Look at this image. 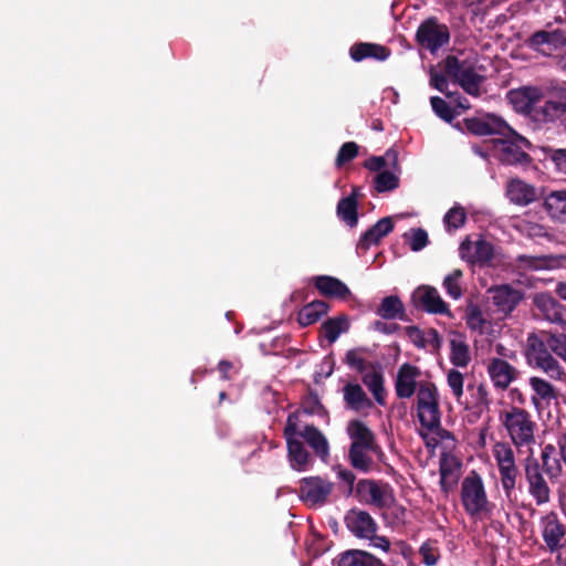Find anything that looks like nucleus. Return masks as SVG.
<instances>
[{
  "instance_id": "nucleus-1",
  "label": "nucleus",
  "mask_w": 566,
  "mask_h": 566,
  "mask_svg": "<svg viewBox=\"0 0 566 566\" xmlns=\"http://www.w3.org/2000/svg\"><path fill=\"white\" fill-rule=\"evenodd\" d=\"M501 138L485 142L484 148L474 146L473 151L485 158L488 155L493 156L497 160L506 165L527 164L531 158L527 154L530 142L513 130L507 125V130L500 134Z\"/></svg>"
},
{
  "instance_id": "nucleus-2",
  "label": "nucleus",
  "mask_w": 566,
  "mask_h": 566,
  "mask_svg": "<svg viewBox=\"0 0 566 566\" xmlns=\"http://www.w3.org/2000/svg\"><path fill=\"white\" fill-rule=\"evenodd\" d=\"M347 433L352 441L348 452L350 464L356 470L369 472L375 465V458L381 455V449L374 433L359 420L348 422Z\"/></svg>"
},
{
  "instance_id": "nucleus-3",
  "label": "nucleus",
  "mask_w": 566,
  "mask_h": 566,
  "mask_svg": "<svg viewBox=\"0 0 566 566\" xmlns=\"http://www.w3.org/2000/svg\"><path fill=\"white\" fill-rule=\"evenodd\" d=\"M499 422L516 448L535 443L537 424L533 416L524 408L509 406L500 410Z\"/></svg>"
},
{
  "instance_id": "nucleus-4",
  "label": "nucleus",
  "mask_w": 566,
  "mask_h": 566,
  "mask_svg": "<svg viewBox=\"0 0 566 566\" xmlns=\"http://www.w3.org/2000/svg\"><path fill=\"white\" fill-rule=\"evenodd\" d=\"M461 502L473 518L483 520L492 515L494 505L489 501L482 478L471 472L461 484Z\"/></svg>"
},
{
  "instance_id": "nucleus-5",
  "label": "nucleus",
  "mask_w": 566,
  "mask_h": 566,
  "mask_svg": "<svg viewBox=\"0 0 566 566\" xmlns=\"http://www.w3.org/2000/svg\"><path fill=\"white\" fill-rule=\"evenodd\" d=\"M460 258L470 265L500 266L504 264V255L500 249L485 239H465L459 248Z\"/></svg>"
},
{
  "instance_id": "nucleus-6",
  "label": "nucleus",
  "mask_w": 566,
  "mask_h": 566,
  "mask_svg": "<svg viewBox=\"0 0 566 566\" xmlns=\"http://www.w3.org/2000/svg\"><path fill=\"white\" fill-rule=\"evenodd\" d=\"M448 77L457 82L468 94L479 96L483 76L476 72L473 62L460 60L457 56H448L442 63Z\"/></svg>"
},
{
  "instance_id": "nucleus-7",
  "label": "nucleus",
  "mask_w": 566,
  "mask_h": 566,
  "mask_svg": "<svg viewBox=\"0 0 566 566\" xmlns=\"http://www.w3.org/2000/svg\"><path fill=\"white\" fill-rule=\"evenodd\" d=\"M526 360L530 366L541 369L549 378L562 380L565 373L558 361L548 353L544 338L530 334L525 348Z\"/></svg>"
},
{
  "instance_id": "nucleus-8",
  "label": "nucleus",
  "mask_w": 566,
  "mask_h": 566,
  "mask_svg": "<svg viewBox=\"0 0 566 566\" xmlns=\"http://www.w3.org/2000/svg\"><path fill=\"white\" fill-rule=\"evenodd\" d=\"M417 416L421 428L432 432L440 426L439 395L434 384L420 382L417 391Z\"/></svg>"
},
{
  "instance_id": "nucleus-9",
  "label": "nucleus",
  "mask_w": 566,
  "mask_h": 566,
  "mask_svg": "<svg viewBox=\"0 0 566 566\" xmlns=\"http://www.w3.org/2000/svg\"><path fill=\"white\" fill-rule=\"evenodd\" d=\"M492 455L500 473L501 485L506 497L511 499L518 475L514 450L510 443L499 441L492 447Z\"/></svg>"
},
{
  "instance_id": "nucleus-10",
  "label": "nucleus",
  "mask_w": 566,
  "mask_h": 566,
  "mask_svg": "<svg viewBox=\"0 0 566 566\" xmlns=\"http://www.w3.org/2000/svg\"><path fill=\"white\" fill-rule=\"evenodd\" d=\"M542 537L552 553L566 560V526L554 512H548L539 520Z\"/></svg>"
},
{
  "instance_id": "nucleus-11",
  "label": "nucleus",
  "mask_w": 566,
  "mask_h": 566,
  "mask_svg": "<svg viewBox=\"0 0 566 566\" xmlns=\"http://www.w3.org/2000/svg\"><path fill=\"white\" fill-rule=\"evenodd\" d=\"M334 491V483L322 476L303 478L300 482V499L308 507L325 505Z\"/></svg>"
},
{
  "instance_id": "nucleus-12",
  "label": "nucleus",
  "mask_w": 566,
  "mask_h": 566,
  "mask_svg": "<svg viewBox=\"0 0 566 566\" xmlns=\"http://www.w3.org/2000/svg\"><path fill=\"white\" fill-rule=\"evenodd\" d=\"M297 421V413L289 416L284 429V437L287 443L289 460L292 469L296 471H305L310 467L311 458L302 441L296 437Z\"/></svg>"
},
{
  "instance_id": "nucleus-13",
  "label": "nucleus",
  "mask_w": 566,
  "mask_h": 566,
  "mask_svg": "<svg viewBox=\"0 0 566 566\" xmlns=\"http://www.w3.org/2000/svg\"><path fill=\"white\" fill-rule=\"evenodd\" d=\"M357 493L363 502L378 509L390 507L395 502L391 489L385 483L373 480L359 481Z\"/></svg>"
},
{
  "instance_id": "nucleus-14",
  "label": "nucleus",
  "mask_w": 566,
  "mask_h": 566,
  "mask_svg": "<svg viewBox=\"0 0 566 566\" xmlns=\"http://www.w3.org/2000/svg\"><path fill=\"white\" fill-rule=\"evenodd\" d=\"M525 479L530 495L537 505H543L551 500L549 486L541 471L536 459H527L525 462Z\"/></svg>"
},
{
  "instance_id": "nucleus-15",
  "label": "nucleus",
  "mask_w": 566,
  "mask_h": 566,
  "mask_svg": "<svg viewBox=\"0 0 566 566\" xmlns=\"http://www.w3.org/2000/svg\"><path fill=\"white\" fill-rule=\"evenodd\" d=\"M450 35L444 24L438 23L436 19H428L420 24L417 31L418 42L431 52H436L449 42Z\"/></svg>"
},
{
  "instance_id": "nucleus-16",
  "label": "nucleus",
  "mask_w": 566,
  "mask_h": 566,
  "mask_svg": "<svg viewBox=\"0 0 566 566\" xmlns=\"http://www.w3.org/2000/svg\"><path fill=\"white\" fill-rule=\"evenodd\" d=\"M507 97L515 111L533 117L537 105L543 98V92L538 87L526 86L511 91Z\"/></svg>"
},
{
  "instance_id": "nucleus-17",
  "label": "nucleus",
  "mask_w": 566,
  "mask_h": 566,
  "mask_svg": "<svg viewBox=\"0 0 566 566\" xmlns=\"http://www.w3.org/2000/svg\"><path fill=\"white\" fill-rule=\"evenodd\" d=\"M486 371L494 387L499 389H506L518 376L517 369L502 358H489Z\"/></svg>"
},
{
  "instance_id": "nucleus-18",
  "label": "nucleus",
  "mask_w": 566,
  "mask_h": 566,
  "mask_svg": "<svg viewBox=\"0 0 566 566\" xmlns=\"http://www.w3.org/2000/svg\"><path fill=\"white\" fill-rule=\"evenodd\" d=\"M347 528L359 538L371 539L377 532L375 520L367 512L350 510L345 516Z\"/></svg>"
},
{
  "instance_id": "nucleus-19",
  "label": "nucleus",
  "mask_w": 566,
  "mask_h": 566,
  "mask_svg": "<svg viewBox=\"0 0 566 566\" xmlns=\"http://www.w3.org/2000/svg\"><path fill=\"white\" fill-rule=\"evenodd\" d=\"M528 45L545 54L551 55L554 51L566 46V35L560 30L535 32L528 40Z\"/></svg>"
},
{
  "instance_id": "nucleus-20",
  "label": "nucleus",
  "mask_w": 566,
  "mask_h": 566,
  "mask_svg": "<svg viewBox=\"0 0 566 566\" xmlns=\"http://www.w3.org/2000/svg\"><path fill=\"white\" fill-rule=\"evenodd\" d=\"M412 300L417 306L422 307L427 312L436 314L449 313L447 303L442 300L438 290L432 286H419L412 293Z\"/></svg>"
},
{
  "instance_id": "nucleus-21",
  "label": "nucleus",
  "mask_w": 566,
  "mask_h": 566,
  "mask_svg": "<svg viewBox=\"0 0 566 566\" xmlns=\"http://www.w3.org/2000/svg\"><path fill=\"white\" fill-rule=\"evenodd\" d=\"M489 292L493 304L504 314L511 313L522 300V293L507 284L491 287Z\"/></svg>"
},
{
  "instance_id": "nucleus-22",
  "label": "nucleus",
  "mask_w": 566,
  "mask_h": 566,
  "mask_svg": "<svg viewBox=\"0 0 566 566\" xmlns=\"http://www.w3.org/2000/svg\"><path fill=\"white\" fill-rule=\"evenodd\" d=\"M468 129L475 135H500L507 130V124L500 117L488 114L467 120Z\"/></svg>"
},
{
  "instance_id": "nucleus-23",
  "label": "nucleus",
  "mask_w": 566,
  "mask_h": 566,
  "mask_svg": "<svg viewBox=\"0 0 566 566\" xmlns=\"http://www.w3.org/2000/svg\"><path fill=\"white\" fill-rule=\"evenodd\" d=\"M506 196L515 205L527 206L536 200L537 192L534 186L518 178H513L507 182Z\"/></svg>"
},
{
  "instance_id": "nucleus-24",
  "label": "nucleus",
  "mask_w": 566,
  "mask_h": 566,
  "mask_svg": "<svg viewBox=\"0 0 566 566\" xmlns=\"http://www.w3.org/2000/svg\"><path fill=\"white\" fill-rule=\"evenodd\" d=\"M420 370L409 364L400 366L396 378V392L399 398H410L416 391Z\"/></svg>"
},
{
  "instance_id": "nucleus-25",
  "label": "nucleus",
  "mask_w": 566,
  "mask_h": 566,
  "mask_svg": "<svg viewBox=\"0 0 566 566\" xmlns=\"http://www.w3.org/2000/svg\"><path fill=\"white\" fill-rule=\"evenodd\" d=\"M343 399L346 407L356 412H361L373 407L371 400L358 384H346L343 388Z\"/></svg>"
},
{
  "instance_id": "nucleus-26",
  "label": "nucleus",
  "mask_w": 566,
  "mask_h": 566,
  "mask_svg": "<svg viewBox=\"0 0 566 566\" xmlns=\"http://www.w3.org/2000/svg\"><path fill=\"white\" fill-rule=\"evenodd\" d=\"M528 382L533 390L531 400L537 410L543 409L544 406L556 399L557 395L554 387L545 379L534 376L530 378Z\"/></svg>"
},
{
  "instance_id": "nucleus-27",
  "label": "nucleus",
  "mask_w": 566,
  "mask_h": 566,
  "mask_svg": "<svg viewBox=\"0 0 566 566\" xmlns=\"http://www.w3.org/2000/svg\"><path fill=\"white\" fill-rule=\"evenodd\" d=\"M296 437L303 438L314 452L322 459L326 460L329 454V446L325 436L313 426H305L301 429L297 426Z\"/></svg>"
},
{
  "instance_id": "nucleus-28",
  "label": "nucleus",
  "mask_w": 566,
  "mask_h": 566,
  "mask_svg": "<svg viewBox=\"0 0 566 566\" xmlns=\"http://www.w3.org/2000/svg\"><path fill=\"white\" fill-rule=\"evenodd\" d=\"M534 304L545 319L552 323L562 322L563 308L553 296L545 293L537 294Z\"/></svg>"
},
{
  "instance_id": "nucleus-29",
  "label": "nucleus",
  "mask_w": 566,
  "mask_h": 566,
  "mask_svg": "<svg viewBox=\"0 0 566 566\" xmlns=\"http://www.w3.org/2000/svg\"><path fill=\"white\" fill-rule=\"evenodd\" d=\"M350 57L356 61L364 59H375L377 61H385L389 56V51L382 45L374 43H358L350 48Z\"/></svg>"
},
{
  "instance_id": "nucleus-30",
  "label": "nucleus",
  "mask_w": 566,
  "mask_h": 566,
  "mask_svg": "<svg viewBox=\"0 0 566 566\" xmlns=\"http://www.w3.org/2000/svg\"><path fill=\"white\" fill-rule=\"evenodd\" d=\"M459 463L452 455L444 454L440 460V485L448 493L457 483Z\"/></svg>"
},
{
  "instance_id": "nucleus-31",
  "label": "nucleus",
  "mask_w": 566,
  "mask_h": 566,
  "mask_svg": "<svg viewBox=\"0 0 566 566\" xmlns=\"http://www.w3.org/2000/svg\"><path fill=\"white\" fill-rule=\"evenodd\" d=\"M544 207L553 219L566 222V190H557L547 195Z\"/></svg>"
},
{
  "instance_id": "nucleus-32",
  "label": "nucleus",
  "mask_w": 566,
  "mask_h": 566,
  "mask_svg": "<svg viewBox=\"0 0 566 566\" xmlns=\"http://www.w3.org/2000/svg\"><path fill=\"white\" fill-rule=\"evenodd\" d=\"M379 560L371 554L352 549L340 554L337 558V566H379Z\"/></svg>"
},
{
  "instance_id": "nucleus-33",
  "label": "nucleus",
  "mask_w": 566,
  "mask_h": 566,
  "mask_svg": "<svg viewBox=\"0 0 566 566\" xmlns=\"http://www.w3.org/2000/svg\"><path fill=\"white\" fill-rule=\"evenodd\" d=\"M316 289L326 296L346 297L349 294L348 287L338 279L333 276H318L315 280Z\"/></svg>"
},
{
  "instance_id": "nucleus-34",
  "label": "nucleus",
  "mask_w": 566,
  "mask_h": 566,
  "mask_svg": "<svg viewBox=\"0 0 566 566\" xmlns=\"http://www.w3.org/2000/svg\"><path fill=\"white\" fill-rule=\"evenodd\" d=\"M394 228L392 218L385 217L380 219L373 228L364 233L360 239V244L364 248H369L378 243L385 235H387Z\"/></svg>"
},
{
  "instance_id": "nucleus-35",
  "label": "nucleus",
  "mask_w": 566,
  "mask_h": 566,
  "mask_svg": "<svg viewBox=\"0 0 566 566\" xmlns=\"http://www.w3.org/2000/svg\"><path fill=\"white\" fill-rule=\"evenodd\" d=\"M328 311V305L323 301H314L305 305L298 312V323L302 326H308L317 322Z\"/></svg>"
},
{
  "instance_id": "nucleus-36",
  "label": "nucleus",
  "mask_w": 566,
  "mask_h": 566,
  "mask_svg": "<svg viewBox=\"0 0 566 566\" xmlns=\"http://www.w3.org/2000/svg\"><path fill=\"white\" fill-rule=\"evenodd\" d=\"M468 327L479 334H486L491 329V322L485 313L478 306H469L465 314Z\"/></svg>"
},
{
  "instance_id": "nucleus-37",
  "label": "nucleus",
  "mask_w": 566,
  "mask_h": 566,
  "mask_svg": "<svg viewBox=\"0 0 566 566\" xmlns=\"http://www.w3.org/2000/svg\"><path fill=\"white\" fill-rule=\"evenodd\" d=\"M356 191L346 198H343L337 205L338 217L346 222L349 227L357 224V200L355 198Z\"/></svg>"
},
{
  "instance_id": "nucleus-38",
  "label": "nucleus",
  "mask_w": 566,
  "mask_h": 566,
  "mask_svg": "<svg viewBox=\"0 0 566 566\" xmlns=\"http://www.w3.org/2000/svg\"><path fill=\"white\" fill-rule=\"evenodd\" d=\"M450 360L454 366L467 367L471 360L468 344L461 337H454L450 342Z\"/></svg>"
},
{
  "instance_id": "nucleus-39",
  "label": "nucleus",
  "mask_w": 566,
  "mask_h": 566,
  "mask_svg": "<svg viewBox=\"0 0 566 566\" xmlns=\"http://www.w3.org/2000/svg\"><path fill=\"white\" fill-rule=\"evenodd\" d=\"M349 328L348 318L345 315L329 318L322 325V331L325 338L329 343H334L342 333L347 332Z\"/></svg>"
},
{
  "instance_id": "nucleus-40",
  "label": "nucleus",
  "mask_w": 566,
  "mask_h": 566,
  "mask_svg": "<svg viewBox=\"0 0 566 566\" xmlns=\"http://www.w3.org/2000/svg\"><path fill=\"white\" fill-rule=\"evenodd\" d=\"M377 313L386 319L397 318L402 315L403 305L397 296H387L381 301Z\"/></svg>"
},
{
  "instance_id": "nucleus-41",
  "label": "nucleus",
  "mask_w": 566,
  "mask_h": 566,
  "mask_svg": "<svg viewBox=\"0 0 566 566\" xmlns=\"http://www.w3.org/2000/svg\"><path fill=\"white\" fill-rule=\"evenodd\" d=\"M462 277L463 272L459 269H455L443 279L442 286L446 293L453 300H459L463 294L461 286Z\"/></svg>"
},
{
  "instance_id": "nucleus-42",
  "label": "nucleus",
  "mask_w": 566,
  "mask_h": 566,
  "mask_svg": "<svg viewBox=\"0 0 566 566\" xmlns=\"http://www.w3.org/2000/svg\"><path fill=\"white\" fill-rule=\"evenodd\" d=\"M363 381L374 395L375 400L378 403L384 405L385 389L382 376L377 371H370L364 375Z\"/></svg>"
},
{
  "instance_id": "nucleus-43",
  "label": "nucleus",
  "mask_w": 566,
  "mask_h": 566,
  "mask_svg": "<svg viewBox=\"0 0 566 566\" xmlns=\"http://www.w3.org/2000/svg\"><path fill=\"white\" fill-rule=\"evenodd\" d=\"M566 323L562 325L560 333H548L546 343L548 347L560 358L566 361Z\"/></svg>"
},
{
  "instance_id": "nucleus-44",
  "label": "nucleus",
  "mask_w": 566,
  "mask_h": 566,
  "mask_svg": "<svg viewBox=\"0 0 566 566\" xmlns=\"http://www.w3.org/2000/svg\"><path fill=\"white\" fill-rule=\"evenodd\" d=\"M374 184L378 192L391 191L399 186V178L392 171L382 170L376 175Z\"/></svg>"
},
{
  "instance_id": "nucleus-45",
  "label": "nucleus",
  "mask_w": 566,
  "mask_h": 566,
  "mask_svg": "<svg viewBox=\"0 0 566 566\" xmlns=\"http://www.w3.org/2000/svg\"><path fill=\"white\" fill-rule=\"evenodd\" d=\"M562 115L557 101H547L543 106L536 107L533 118L538 122L554 120L556 117Z\"/></svg>"
},
{
  "instance_id": "nucleus-46",
  "label": "nucleus",
  "mask_w": 566,
  "mask_h": 566,
  "mask_svg": "<svg viewBox=\"0 0 566 566\" xmlns=\"http://www.w3.org/2000/svg\"><path fill=\"white\" fill-rule=\"evenodd\" d=\"M467 213L461 206L455 205L444 216L443 221L448 230H457L464 224Z\"/></svg>"
},
{
  "instance_id": "nucleus-47",
  "label": "nucleus",
  "mask_w": 566,
  "mask_h": 566,
  "mask_svg": "<svg viewBox=\"0 0 566 566\" xmlns=\"http://www.w3.org/2000/svg\"><path fill=\"white\" fill-rule=\"evenodd\" d=\"M447 384L457 401L463 396L464 376L457 369H450L447 373Z\"/></svg>"
},
{
  "instance_id": "nucleus-48",
  "label": "nucleus",
  "mask_w": 566,
  "mask_h": 566,
  "mask_svg": "<svg viewBox=\"0 0 566 566\" xmlns=\"http://www.w3.org/2000/svg\"><path fill=\"white\" fill-rule=\"evenodd\" d=\"M433 112L443 120L451 122L460 113L451 109L450 106L441 97L433 96L430 99Z\"/></svg>"
},
{
  "instance_id": "nucleus-49",
  "label": "nucleus",
  "mask_w": 566,
  "mask_h": 566,
  "mask_svg": "<svg viewBox=\"0 0 566 566\" xmlns=\"http://www.w3.org/2000/svg\"><path fill=\"white\" fill-rule=\"evenodd\" d=\"M410 249L412 251H420L428 243V234L422 229H412L409 234H406Z\"/></svg>"
},
{
  "instance_id": "nucleus-50",
  "label": "nucleus",
  "mask_w": 566,
  "mask_h": 566,
  "mask_svg": "<svg viewBox=\"0 0 566 566\" xmlns=\"http://www.w3.org/2000/svg\"><path fill=\"white\" fill-rule=\"evenodd\" d=\"M517 266L522 270H541L547 268V262L542 258L521 255Z\"/></svg>"
},
{
  "instance_id": "nucleus-51",
  "label": "nucleus",
  "mask_w": 566,
  "mask_h": 566,
  "mask_svg": "<svg viewBox=\"0 0 566 566\" xmlns=\"http://www.w3.org/2000/svg\"><path fill=\"white\" fill-rule=\"evenodd\" d=\"M357 153H358V146L355 143H353V142L345 143L338 151V155L336 158L337 166H342L345 163L352 160L353 158L356 157Z\"/></svg>"
},
{
  "instance_id": "nucleus-52",
  "label": "nucleus",
  "mask_w": 566,
  "mask_h": 566,
  "mask_svg": "<svg viewBox=\"0 0 566 566\" xmlns=\"http://www.w3.org/2000/svg\"><path fill=\"white\" fill-rule=\"evenodd\" d=\"M421 562L426 566H434L438 562V552L429 544H423L419 549Z\"/></svg>"
},
{
  "instance_id": "nucleus-53",
  "label": "nucleus",
  "mask_w": 566,
  "mask_h": 566,
  "mask_svg": "<svg viewBox=\"0 0 566 566\" xmlns=\"http://www.w3.org/2000/svg\"><path fill=\"white\" fill-rule=\"evenodd\" d=\"M346 363L348 364L349 367L358 371H363L366 368V364L361 356V353L357 349L349 350L346 354Z\"/></svg>"
},
{
  "instance_id": "nucleus-54",
  "label": "nucleus",
  "mask_w": 566,
  "mask_h": 566,
  "mask_svg": "<svg viewBox=\"0 0 566 566\" xmlns=\"http://www.w3.org/2000/svg\"><path fill=\"white\" fill-rule=\"evenodd\" d=\"M492 353L496 356H492L491 358H502L504 360L516 358V353L514 350L506 348L500 343L493 345Z\"/></svg>"
},
{
  "instance_id": "nucleus-55",
  "label": "nucleus",
  "mask_w": 566,
  "mask_h": 566,
  "mask_svg": "<svg viewBox=\"0 0 566 566\" xmlns=\"http://www.w3.org/2000/svg\"><path fill=\"white\" fill-rule=\"evenodd\" d=\"M551 159L554 161L560 172L566 174V149L552 150Z\"/></svg>"
},
{
  "instance_id": "nucleus-56",
  "label": "nucleus",
  "mask_w": 566,
  "mask_h": 566,
  "mask_svg": "<svg viewBox=\"0 0 566 566\" xmlns=\"http://www.w3.org/2000/svg\"><path fill=\"white\" fill-rule=\"evenodd\" d=\"M430 83L438 91H440L442 93H447L448 83H447V78L444 75L438 74L437 72L431 71Z\"/></svg>"
},
{
  "instance_id": "nucleus-57",
  "label": "nucleus",
  "mask_w": 566,
  "mask_h": 566,
  "mask_svg": "<svg viewBox=\"0 0 566 566\" xmlns=\"http://www.w3.org/2000/svg\"><path fill=\"white\" fill-rule=\"evenodd\" d=\"M386 163L384 157H371L365 163V167L371 171H382L381 169L385 167Z\"/></svg>"
},
{
  "instance_id": "nucleus-58",
  "label": "nucleus",
  "mask_w": 566,
  "mask_h": 566,
  "mask_svg": "<svg viewBox=\"0 0 566 566\" xmlns=\"http://www.w3.org/2000/svg\"><path fill=\"white\" fill-rule=\"evenodd\" d=\"M336 474L340 480H343L347 484L352 485L354 483L355 475L353 474L352 471L343 468H337Z\"/></svg>"
},
{
  "instance_id": "nucleus-59",
  "label": "nucleus",
  "mask_w": 566,
  "mask_h": 566,
  "mask_svg": "<svg viewBox=\"0 0 566 566\" xmlns=\"http://www.w3.org/2000/svg\"><path fill=\"white\" fill-rule=\"evenodd\" d=\"M370 541L373 542V545L375 547L381 548L385 552L389 549V541L384 536H376L375 534L374 538H371Z\"/></svg>"
},
{
  "instance_id": "nucleus-60",
  "label": "nucleus",
  "mask_w": 566,
  "mask_h": 566,
  "mask_svg": "<svg viewBox=\"0 0 566 566\" xmlns=\"http://www.w3.org/2000/svg\"><path fill=\"white\" fill-rule=\"evenodd\" d=\"M409 337L413 340L418 346H424L422 343L421 332L416 327H408Z\"/></svg>"
},
{
  "instance_id": "nucleus-61",
  "label": "nucleus",
  "mask_w": 566,
  "mask_h": 566,
  "mask_svg": "<svg viewBox=\"0 0 566 566\" xmlns=\"http://www.w3.org/2000/svg\"><path fill=\"white\" fill-rule=\"evenodd\" d=\"M232 368V364L227 360H222L219 363V371L222 374V378H229L228 371Z\"/></svg>"
},
{
  "instance_id": "nucleus-62",
  "label": "nucleus",
  "mask_w": 566,
  "mask_h": 566,
  "mask_svg": "<svg viewBox=\"0 0 566 566\" xmlns=\"http://www.w3.org/2000/svg\"><path fill=\"white\" fill-rule=\"evenodd\" d=\"M558 107L562 114L566 113V91L560 92L558 99Z\"/></svg>"
},
{
  "instance_id": "nucleus-63",
  "label": "nucleus",
  "mask_w": 566,
  "mask_h": 566,
  "mask_svg": "<svg viewBox=\"0 0 566 566\" xmlns=\"http://www.w3.org/2000/svg\"><path fill=\"white\" fill-rule=\"evenodd\" d=\"M556 292L560 298L566 300V283H559L556 287Z\"/></svg>"
},
{
  "instance_id": "nucleus-64",
  "label": "nucleus",
  "mask_w": 566,
  "mask_h": 566,
  "mask_svg": "<svg viewBox=\"0 0 566 566\" xmlns=\"http://www.w3.org/2000/svg\"><path fill=\"white\" fill-rule=\"evenodd\" d=\"M457 107L460 108L461 111H465L469 108V105L463 101H459Z\"/></svg>"
}]
</instances>
